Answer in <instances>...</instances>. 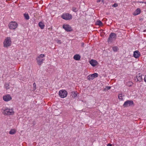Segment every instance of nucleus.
Returning <instances> with one entry per match:
<instances>
[{"instance_id": "f257e3e1", "label": "nucleus", "mask_w": 146, "mask_h": 146, "mask_svg": "<svg viewBox=\"0 0 146 146\" xmlns=\"http://www.w3.org/2000/svg\"><path fill=\"white\" fill-rule=\"evenodd\" d=\"M2 113L4 115H11L14 113V112L12 109H9L6 107L3 110Z\"/></svg>"}, {"instance_id": "f03ea898", "label": "nucleus", "mask_w": 146, "mask_h": 146, "mask_svg": "<svg viewBox=\"0 0 146 146\" xmlns=\"http://www.w3.org/2000/svg\"><path fill=\"white\" fill-rule=\"evenodd\" d=\"M11 41L10 37H7L5 40L3 42V46L4 47L7 48L11 46Z\"/></svg>"}, {"instance_id": "7ed1b4c3", "label": "nucleus", "mask_w": 146, "mask_h": 146, "mask_svg": "<svg viewBox=\"0 0 146 146\" xmlns=\"http://www.w3.org/2000/svg\"><path fill=\"white\" fill-rule=\"evenodd\" d=\"M134 105L135 104L132 100H127L124 102L123 106L124 108H126L128 107L134 106Z\"/></svg>"}, {"instance_id": "20e7f679", "label": "nucleus", "mask_w": 146, "mask_h": 146, "mask_svg": "<svg viewBox=\"0 0 146 146\" xmlns=\"http://www.w3.org/2000/svg\"><path fill=\"white\" fill-rule=\"evenodd\" d=\"M116 34L115 33H111L109 35L108 38V43H111L113 40H115L116 38Z\"/></svg>"}, {"instance_id": "39448f33", "label": "nucleus", "mask_w": 146, "mask_h": 146, "mask_svg": "<svg viewBox=\"0 0 146 146\" xmlns=\"http://www.w3.org/2000/svg\"><path fill=\"white\" fill-rule=\"evenodd\" d=\"M72 17L71 15L68 13L63 14L61 16L62 18L66 20H70L72 19Z\"/></svg>"}, {"instance_id": "423d86ee", "label": "nucleus", "mask_w": 146, "mask_h": 146, "mask_svg": "<svg viewBox=\"0 0 146 146\" xmlns=\"http://www.w3.org/2000/svg\"><path fill=\"white\" fill-rule=\"evenodd\" d=\"M67 94V91L64 90H62L59 91V95L61 98H64L66 97Z\"/></svg>"}, {"instance_id": "0eeeda50", "label": "nucleus", "mask_w": 146, "mask_h": 146, "mask_svg": "<svg viewBox=\"0 0 146 146\" xmlns=\"http://www.w3.org/2000/svg\"><path fill=\"white\" fill-rule=\"evenodd\" d=\"M8 26L10 29H15L17 27L18 24L15 22H12L9 24Z\"/></svg>"}, {"instance_id": "6e6552de", "label": "nucleus", "mask_w": 146, "mask_h": 146, "mask_svg": "<svg viewBox=\"0 0 146 146\" xmlns=\"http://www.w3.org/2000/svg\"><path fill=\"white\" fill-rule=\"evenodd\" d=\"M62 27L67 32H71L73 30L71 27L68 24H64Z\"/></svg>"}, {"instance_id": "1a4fd4ad", "label": "nucleus", "mask_w": 146, "mask_h": 146, "mask_svg": "<svg viewBox=\"0 0 146 146\" xmlns=\"http://www.w3.org/2000/svg\"><path fill=\"white\" fill-rule=\"evenodd\" d=\"M98 76V74L97 73H94L89 75L88 77V79L89 80H92Z\"/></svg>"}, {"instance_id": "9d476101", "label": "nucleus", "mask_w": 146, "mask_h": 146, "mask_svg": "<svg viewBox=\"0 0 146 146\" xmlns=\"http://www.w3.org/2000/svg\"><path fill=\"white\" fill-rule=\"evenodd\" d=\"M3 99L4 101L8 102L11 100L12 98L10 95L7 94L3 96Z\"/></svg>"}, {"instance_id": "9b49d317", "label": "nucleus", "mask_w": 146, "mask_h": 146, "mask_svg": "<svg viewBox=\"0 0 146 146\" xmlns=\"http://www.w3.org/2000/svg\"><path fill=\"white\" fill-rule=\"evenodd\" d=\"M90 64L93 67H94L97 65L98 63L96 60L93 59L91 60L90 61Z\"/></svg>"}, {"instance_id": "f8f14e48", "label": "nucleus", "mask_w": 146, "mask_h": 146, "mask_svg": "<svg viewBox=\"0 0 146 146\" xmlns=\"http://www.w3.org/2000/svg\"><path fill=\"white\" fill-rule=\"evenodd\" d=\"M133 55L135 58H137L140 56V54L138 51L136 50L134 52Z\"/></svg>"}, {"instance_id": "ddd939ff", "label": "nucleus", "mask_w": 146, "mask_h": 146, "mask_svg": "<svg viewBox=\"0 0 146 146\" xmlns=\"http://www.w3.org/2000/svg\"><path fill=\"white\" fill-rule=\"evenodd\" d=\"M36 60L38 64L40 65L43 63L44 59L40 58L39 57H37V58H36Z\"/></svg>"}, {"instance_id": "4468645a", "label": "nucleus", "mask_w": 146, "mask_h": 146, "mask_svg": "<svg viewBox=\"0 0 146 146\" xmlns=\"http://www.w3.org/2000/svg\"><path fill=\"white\" fill-rule=\"evenodd\" d=\"M141 12V10L140 9L137 8V9L135 11L134 13H133V15L134 16H136L140 14Z\"/></svg>"}, {"instance_id": "2eb2a0df", "label": "nucleus", "mask_w": 146, "mask_h": 146, "mask_svg": "<svg viewBox=\"0 0 146 146\" xmlns=\"http://www.w3.org/2000/svg\"><path fill=\"white\" fill-rule=\"evenodd\" d=\"M142 75L140 73L137 74L136 76V78L137 79V81L139 82L142 81Z\"/></svg>"}, {"instance_id": "dca6fc26", "label": "nucleus", "mask_w": 146, "mask_h": 146, "mask_svg": "<svg viewBox=\"0 0 146 146\" xmlns=\"http://www.w3.org/2000/svg\"><path fill=\"white\" fill-rule=\"evenodd\" d=\"M80 56L78 54L75 55L73 57L74 59L76 60H79L80 59Z\"/></svg>"}, {"instance_id": "f3484780", "label": "nucleus", "mask_w": 146, "mask_h": 146, "mask_svg": "<svg viewBox=\"0 0 146 146\" xmlns=\"http://www.w3.org/2000/svg\"><path fill=\"white\" fill-rule=\"evenodd\" d=\"M38 26L41 29H43L45 26L44 24L41 22H40L38 23Z\"/></svg>"}, {"instance_id": "a211bd4d", "label": "nucleus", "mask_w": 146, "mask_h": 146, "mask_svg": "<svg viewBox=\"0 0 146 146\" xmlns=\"http://www.w3.org/2000/svg\"><path fill=\"white\" fill-rule=\"evenodd\" d=\"M113 51L114 52H117L119 50V48L117 46H115L112 47Z\"/></svg>"}, {"instance_id": "6ab92c4d", "label": "nucleus", "mask_w": 146, "mask_h": 146, "mask_svg": "<svg viewBox=\"0 0 146 146\" xmlns=\"http://www.w3.org/2000/svg\"><path fill=\"white\" fill-rule=\"evenodd\" d=\"M71 96L73 98H75L77 96V94L74 92H72Z\"/></svg>"}, {"instance_id": "aec40b11", "label": "nucleus", "mask_w": 146, "mask_h": 146, "mask_svg": "<svg viewBox=\"0 0 146 146\" xmlns=\"http://www.w3.org/2000/svg\"><path fill=\"white\" fill-rule=\"evenodd\" d=\"M16 133V131L14 129H11L9 132L10 134L11 135H13L15 134Z\"/></svg>"}, {"instance_id": "412c9836", "label": "nucleus", "mask_w": 146, "mask_h": 146, "mask_svg": "<svg viewBox=\"0 0 146 146\" xmlns=\"http://www.w3.org/2000/svg\"><path fill=\"white\" fill-rule=\"evenodd\" d=\"M72 10L73 12H77L78 10V9L75 7H73Z\"/></svg>"}, {"instance_id": "4be33fe9", "label": "nucleus", "mask_w": 146, "mask_h": 146, "mask_svg": "<svg viewBox=\"0 0 146 146\" xmlns=\"http://www.w3.org/2000/svg\"><path fill=\"white\" fill-rule=\"evenodd\" d=\"M24 15L26 19L28 20L29 19V16L28 14L25 13Z\"/></svg>"}, {"instance_id": "5701e85b", "label": "nucleus", "mask_w": 146, "mask_h": 146, "mask_svg": "<svg viewBox=\"0 0 146 146\" xmlns=\"http://www.w3.org/2000/svg\"><path fill=\"white\" fill-rule=\"evenodd\" d=\"M96 24L99 26H101L102 25V23L100 20H98L97 21Z\"/></svg>"}, {"instance_id": "b1692460", "label": "nucleus", "mask_w": 146, "mask_h": 146, "mask_svg": "<svg viewBox=\"0 0 146 146\" xmlns=\"http://www.w3.org/2000/svg\"><path fill=\"white\" fill-rule=\"evenodd\" d=\"M118 97L119 100H122L123 99L122 96V94H119Z\"/></svg>"}, {"instance_id": "393cba45", "label": "nucleus", "mask_w": 146, "mask_h": 146, "mask_svg": "<svg viewBox=\"0 0 146 146\" xmlns=\"http://www.w3.org/2000/svg\"><path fill=\"white\" fill-rule=\"evenodd\" d=\"M45 56L44 54H41L38 57H39L40 58H42Z\"/></svg>"}, {"instance_id": "a878e982", "label": "nucleus", "mask_w": 146, "mask_h": 146, "mask_svg": "<svg viewBox=\"0 0 146 146\" xmlns=\"http://www.w3.org/2000/svg\"><path fill=\"white\" fill-rule=\"evenodd\" d=\"M5 86L6 88H7V89H8L9 88V84H5Z\"/></svg>"}, {"instance_id": "bb28decb", "label": "nucleus", "mask_w": 146, "mask_h": 146, "mask_svg": "<svg viewBox=\"0 0 146 146\" xmlns=\"http://www.w3.org/2000/svg\"><path fill=\"white\" fill-rule=\"evenodd\" d=\"M111 87L110 86H106V88L104 89V90H108L110 89Z\"/></svg>"}, {"instance_id": "cd10ccee", "label": "nucleus", "mask_w": 146, "mask_h": 146, "mask_svg": "<svg viewBox=\"0 0 146 146\" xmlns=\"http://www.w3.org/2000/svg\"><path fill=\"white\" fill-rule=\"evenodd\" d=\"M118 5V4L117 3H115L113 4V5H112V7H117Z\"/></svg>"}, {"instance_id": "c85d7f7f", "label": "nucleus", "mask_w": 146, "mask_h": 146, "mask_svg": "<svg viewBox=\"0 0 146 146\" xmlns=\"http://www.w3.org/2000/svg\"><path fill=\"white\" fill-rule=\"evenodd\" d=\"M57 43H59V44H61V42L60 40H58L57 41Z\"/></svg>"}, {"instance_id": "c756f323", "label": "nucleus", "mask_w": 146, "mask_h": 146, "mask_svg": "<svg viewBox=\"0 0 146 146\" xmlns=\"http://www.w3.org/2000/svg\"><path fill=\"white\" fill-rule=\"evenodd\" d=\"M32 124H33V125H35L36 124V122L35 121H33Z\"/></svg>"}, {"instance_id": "7c9ffc66", "label": "nucleus", "mask_w": 146, "mask_h": 146, "mask_svg": "<svg viewBox=\"0 0 146 146\" xmlns=\"http://www.w3.org/2000/svg\"><path fill=\"white\" fill-rule=\"evenodd\" d=\"M144 80V81L146 82V75L145 76Z\"/></svg>"}, {"instance_id": "2f4dec72", "label": "nucleus", "mask_w": 146, "mask_h": 146, "mask_svg": "<svg viewBox=\"0 0 146 146\" xmlns=\"http://www.w3.org/2000/svg\"><path fill=\"white\" fill-rule=\"evenodd\" d=\"M33 86L35 88H36V84L35 83H34L33 84Z\"/></svg>"}, {"instance_id": "473e14b6", "label": "nucleus", "mask_w": 146, "mask_h": 146, "mask_svg": "<svg viewBox=\"0 0 146 146\" xmlns=\"http://www.w3.org/2000/svg\"><path fill=\"white\" fill-rule=\"evenodd\" d=\"M84 45V43L83 42H82L81 43V46L83 47Z\"/></svg>"}, {"instance_id": "72a5a7b5", "label": "nucleus", "mask_w": 146, "mask_h": 146, "mask_svg": "<svg viewBox=\"0 0 146 146\" xmlns=\"http://www.w3.org/2000/svg\"><path fill=\"white\" fill-rule=\"evenodd\" d=\"M129 83L130 84L129 86H131V84H132V83L131 82H129Z\"/></svg>"}, {"instance_id": "f704fd0d", "label": "nucleus", "mask_w": 146, "mask_h": 146, "mask_svg": "<svg viewBox=\"0 0 146 146\" xmlns=\"http://www.w3.org/2000/svg\"><path fill=\"white\" fill-rule=\"evenodd\" d=\"M107 146H112V145L110 144H108L107 145Z\"/></svg>"}, {"instance_id": "c9c22d12", "label": "nucleus", "mask_w": 146, "mask_h": 146, "mask_svg": "<svg viewBox=\"0 0 146 146\" xmlns=\"http://www.w3.org/2000/svg\"><path fill=\"white\" fill-rule=\"evenodd\" d=\"M101 1V0H97V2H100Z\"/></svg>"}, {"instance_id": "e433bc0d", "label": "nucleus", "mask_w": 146, "mask_h": 146, "mask_svg": "<svg viewBox=\"0 0 146 146\" xmlns=\"http://www.w3.org/2000/svg\"><path fill=\"white\" fill-rule=\"evenodd\" d=\"M141 3H145V4H146V1L145 2H141Z\"/></svg>"}, {"instance_id": "4c0bfd02", "label": "nucleus", "mask_w": 146, "mask_h": 146, "mask_svg": "<svg viewBox=\"0 0 146 146\" xmlns=\"http://www.w3.org/2000/svg\"><path fill=\"white\" fill-rule=\"evenodd\" d=\"M146 30H144V32H145Z\"/></svg>"}, {"instance_id": "58836bf2", "label": "nucleus", "mask_w": 146, "mask_h": 146, "mask_svg": "<svg viewBox=\"0 0 146 146\" xmlns=\"http://www.w3.org/2000/svg\"><path fill=\"white\" fill-rule=\"evenodd\" d=\"M116 146H119V145H116Z\"/></svg>"}]
</instances>
